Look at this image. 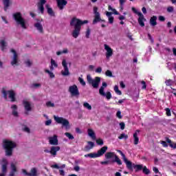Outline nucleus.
Returning <instances> with one entry per match:
<instances>
[{"label": "nucleus", "mask_w": 176, "mask_h": 176, "mask_svg": "<svg viewBox=\"0 0 176 176\" xmlns=\"http://www.w3.org/2000/svg\"><path fill=\"white\" fill-rule=\"evenodd\" d=\"M89 23V21L85 20L82 21L76 17H74L70 21V25L71 27H74V30H73L72 35L73 38H78L79 35L80 34V30L82 29V25L83 24H87Z\"/></svg>", "instance_id": "obj_1"}, {"label": "nucleus", "mask_w": 176, "mask_h": 176, "mask_svg": "<svg viewBox=\"0 0 176 176\" xmlns=\"http://www.w3.org/2000/svg\"><path fill=\"white\" fill-rule=\"evenodd\" d=\"M117 152L120 153V155L122 156L128 170H130V171H133L135 169V173H138V171H141L142 170L144 166H142V164H133V162L127 160V157H126V155H124V153H123L122 151L117 150Z\"/></svg>", "instance_id": "obj_2"}, {"label": "nucleus", "mask_w": 176, "mask_h": 176, "mask_svg": "<svg viewBox=\"0 0 176 176\" xmlns=\"http://www.w3.org/2000/svg\"><path fill=\"white\" fill-rule=\"evenodd\" d=\"M17 146L16 142L12 140H4L3 141V148L6 152V156H12L13 155V149Z\"/></svg>", "instance_id": "obj_3"}, {"label": "nucleus", "mask_w": 176, "mask_h": 176, "mask_svg": "<svg viewBox=\"0 0 176 176\" xmlns=\"http://www.w3.org/2000/svg\"><path fill=\"white\" fill-rule=\"evenodd\" d=\"M14 20L16 21L18 25H21L23 30H27V25H25V19H23L21 12H18L12 14Z\"/></svg>", "instance_id": "obj_4"}, {"label": "nucleus", "mask_w": 176, "mask_h": 176, "mask_svg": "<svg viewBox=\"0 0 176 176\" xmlns=\"http://www.w3.org/2000/svg\"><path fill=\"white\" fill-rule=\"evenodd\" d=\"M1 93L3 94V98L5 100H8V98L10 99L11 102H16V93L13 90H5V88L2 89Z\"/></svg>", "instance_id": "obj_5"}, {"label": "nucleus", "mask_w": 176, "mask_h": 176, "mask_svg": "<svg viewBox=\"0 0 176 176\" xmlns=\"http://www.w3.org/2000/svg\"><path fill=\"white\" fill-rule=\"evenodd\" d=\"M108 151V146H104L102 147L100 150L98 151L97 153H89L87 155H85V157H91V159H96V157H100V156H102L105 152Z\"/></svg>", "instance_id": "obj_6"}, {"label": "nucleus", "mask_w": 176, "mask_h": 176, "mask_svg": "<svg viewBox=\"0 0 176 176\" xmlns=\"http://www.w3.org/2000/svg\"><path fill=\"white\" fill-rule=\"evenodd\" d=\"M87 80L89 85H91L94 89H98V86H100V83L101 82V78L97 76L95 77L94 80L91 78V76H87Z\"/></svg>", "instance_id": "obj_7"}, {"label": "nucleus", "mask_w": 176, "mask_h": 176, "mask_svg": "<svg viewBox=\"0 0 176 176\" xmlns=\"http://www.w3.org/2000/svg\"><path fill=\"white\" fill-rule=\"evenodd\" d=\"M54 120L58 124H62L63 127H65L66 129H69V121L63 117L54 116Z\"/></svg>", "instance_id": "obj_8"}, {"label": "nucleus", "mask_w": 176, "mask_h": 176, "mask_svg": "<svg viewBox=\"0 0 176 176\" xmlns=\"http://www.w3.org/2000/svg\"><path fill=\"white\" fill-rule=\"evenodd\" d=\"M113 157H114V160H113V162L117 163L118 166H122V160H120V158H119L118 155H115V153L108 152L105 154V157L107 159H112Z\"/></svg>", "instance_id": "obj_9"}, {"label": "nucleus", "mask_w": 176, "mask_h": 176, "mask_svg": "<svg viewBox=\"0 0 176 176\" xmlns=\"http://www.w3.org/2000/svg\"><path fill=\"white\" fill-rule=\"evenodd\" d=\"M68 91L70 93L72 97H79V96H80V93H79V89L78 88L77 85L69 86Z\"/></svg>", "instance_id": "obj_10"}, {"label": "nucleus", "mask_w": 176, "mask_h": 176, "mask_svg": "<svg viewBox=\"0 0 176 176\" xmlns=\"http://www.w3.org/2000/svg\"><path fill=\"white\" fill-rule=\"evenodd\" d=\"M60 149H61V148L58 146H52L50 147V150H45V152H46V153H50L52 157H56V156H57V153Z\"/></svg>", "instance_id": "obj_11"}, {"label": "nucleus", "mask_w": 176, "mask_h": 176, "mask_svg": "<svg viewBox=\"0 0 176 176\" xmlns=\"http://www.w3.org/2000/svg\"><path fill=\"white\" fill-rule=\"evenodd\" d=\"M94 13L95 14L94 19L93 20L92 24H97L99 21H105L101 19V16H100V12H98V8L94 7Z\"/></svg>", "instance_id": "obj_12"}, {"label": "nucleus", "mask_w": 176, "mask_h": 176, "mask_svg": "<svg viewBox=\"0 0 176 176\" xmlns=\"http://www.w3.org/2000/svg\"><path fill=\"white\" fill-rule=\"evenodd\" d=\"M11 53H13L12 60L11 61V65H19V55L14 49L10 50Z\"/></svg>", "instance_id": "obj_13"}, {"label": "nucleus", "mask_w": 176, "mask_h": 176, "mask_svg": "<svg viewBox=\"0 0 176 176\" xmlns=\"http://www.w3.org/2000/svg\"><path fill=\"white\" fill-rule=\"evenodd\" d=\"M104 50H106V58L112 57L113 55V50L107 44H104Z\"/></svg>", "instance_id": "obj_14"}, {"label": "nucleus", "mask_w": 176, "mask_h": 176, "mask_svg": "<svg viewBox=\"0 0 176 176\" xmlns=\"http://www.w3.org/2000/svg\"><path fill=\"white\" fill-rule=\"evenodd\" d=\"M56 3L58 9L60 10H63L64 8L67 6L68 1H67L66 0H56Z\"/></svg>", "instance_id": "obj_15"}, {"label": "nucleus", "mask_w": 176, "mask_h": 176, "mask_svg": "<svg viewBox=\"0 0 176 176\" xmlns=\"http://www.w3.org/2000/svg\"><path fill=\"white\" fill-rule=\"evenodd\" d=\"M99 94L103 97H106L107 100H111L112 98V94L109 91H107V94H105L103 87L100 88Z\"/></svg>", "instance_id": "obj_16"}, {"label": "nucleus", "mask_w": 176, "mask_h": 176, "mask_svg": "<svg viewBox=\"0 0 176 176\" xmlns=\"http://www.w3.org/2000/svg\"><path fill=\"white\" fill-rule=\"evenodd\" d=\"M139 18L138 19V21L139 23V25L140 27H145V23L144 21H146V19L144 16V14L142 13H138Z\"/></svg>", "instance_id": "obj_17"}, {"label": "nucleus", "mask_w": 176, "mask_h": 176, "mask_svg": "<svg viewBox=\"0 0 176 176\" xmlns=\"http://www.w3.org/2000/svg\"><path fill=\"white\" fill-rule=\"evenodd\" d=\"M23 104L24 106V108L26 112H31L32 111V107L31 106V102L27 100H23Z\"/></svg>", "instance_id": "obj_18"}, {"label": "nucleus", "mask_w": 176, "mask_h": 176, "mask_svg": "<svg viewBox=\"0 0 176 176\" xmlns=\"http://www.w3.org/2000/svg\"><path fill=\"white\" fill-rule=\"evenodd\" d=\"M140 130H136L133 133V144L134 145H138V142H140V138H138V133H140Z\"/></svg>", "instance_id": "obj_19"}, {"label": "nucleus", "mask_w": 176, "mask_h": 176, "mask_svg": "<svg viewBox=\"0 0 176 176\" xmlns=\"http://www.w3.org/2000/svg\"><path fill=\"white\" fill-rule=\"evenodd\" d=\"M87 144L88 145L84 147L85 152H89V151L94 148V142L89 141Z\"/></svg>", "instance_id": "obj_20"}, {"label": "nucleus", "mask_w": 176, "mask_h": 176, "mask_svg": "<svg viewBox=\"0 0 176 176\" xmlns=\"http://www.w3.org/2000/svg\"><path fill=\"white\" fill-rule=\"evenodd\" d=\"M50 145H58V139H57V135H54L53 137L50 138Z\"/></svg>", "instance_id": "obj_21"}, {"label": "nucleus", "mask_w": 176, "mask_h": 176, "mask_svg": "<svg viewBox=\"0 0 176 176\" xmlns=\"http://www.w3.org/2000/svg\"><path fill=\"white\" fill-rule=\"evenodd\" d=\"M3 5L4 6L5 12H8V9H9V6L12 5V1H10V0H3Z\"/></svg>", "instance_id": "obj_22"}, {"label": "nucleus", "mask_w": 176, "mask_h": 176, "mask_svg": "<svg viewBox=\"0 0 176 176\" xmlns=\"http://www.w3.org/2000/svg\"><path fill=\"white\" fill-rule=\"evenodd\" d=\"M87 133H88V135L91 137V138L94 140V141L97 140V137L96 136V133H94V131H93V129H89L87 131Z\"/></svg>", "instance_id": "obj_23"}, {"label": "nucleus", "mask_w": 176, "mask_h": 176, "mask_svg": "<svg viewBox=\"0 0 176 176\" xmlns=\"http://www.w3.org/2000/svg\"><path fill=\"white\" fill-rule=\"evenodd\" d=\"M45 7L47 8V12L48 13L49 16H50L51 17H55L56 14H54L53 8L49 7V5H46Z\"/></svg>", "instance_id": "obj_24"}, {"label": "nucleus", "mask_w": 176, "mask_h": 176, "mask_svg": "<svg viewBox=\"0 0 176 176\" xmlns=\"http://www.w3.org/2000/svg\"><path fill=\"white\" fill-rule=\"evenodd\" d=\"M11 109H12L13 116H14L15 118H18L19 117V112H17V105L12 104L11 106Z\"/></svg>", "instance_id": "obj_25"}, {"label": "nucleus", "mask_w": 176, "mask_h": 176, "mask_svg": "<svg viewBox=\"0 0 176 176\" xmlns=\"http://www.w3.org/2000/svg\"><path fill=\"white\" fill-rule=\"evenodd\" d=\"M157 20V16H153L150 19V24H151V25H152L153 27H155V25H157V22L156 21Z\"/></svg>", "instance_id": "obj_26"}, {"label": "nucleus", "mask_w": 176, "mask_h": 176, "mask_svg": "<svg viewBox=\"0 0 176 176\" xmlns=\"http://www.w3.org/2000/svg\"><path fill=\"white\" fill-rule=\"evenodd\" d=\"M43 5H45V0H41V2L38 3V10L40 12H41V13H43V11L45 10Z\"/></svg>", "instance_id": "obj_27"}, {"label": "nucleus", "mask_w": 176, "mask_h": 176, "mask_svg": "<svg viewBox=\"0 0 176 176\" xmlns=\"http://www.w3.org/2000/svg\"><path fill=\"white\" fill-rule=\"evenodd\" d=\"M7 173H8V162H6L1 166V173L6 175Z\"/></svg>", "instance_id": "obj_28"}, {"label": "nucleus", "mask_w": 176, "mask_h": 176, "mask_svg": "<svg viewBox=\"0 0 176 176\" xmlns=\"http://www.w3.org/2000/svg\"><path fill=\"white\" fill-rule=\"evenodd\" d=\"M34 27L36 28L38 31L41 33L43 32V26L41 24V23H34Z\"/></svg>", "instance_id": "obj_29"}, {"label": "nucleus", "mask_w": 176, "mask_h": 176, "mask_svg": "<svg viewBox=\"0 0 176 176\" xmlns=\"http://www.w3.org/2000/svg\"><path fill=\"white\" fill-rule=\"evenodd\" d=\"M166 142L169 144V146H170V148H173V149H176V143H173V142H171V140H170V138H166Z\"/></svg>", "instance_id": "obj_30"}, {"label": "nucleus", "mask_w": 176, "mask_h": 176, "mask_svg": "<svg viewBox=\"0 0 176 176\" xmlns=\"http://www.w3.org/2000/svg\"><path fill=\"white\" fill-rule=\"evenodd\" d=\"M0 45L1 46L2 52H5V49H6V42L5 40L0 41Z\"/></svg>", "instance_id": "obj_31"}, {"label": "nucleus", "mask_w": 176, "mask_h": 176, "mask_svg": "<svg viewBox=\"0 0 176 176\" xmlns=\"http://www.w3.org/2000/svg\"><path fill=\"white\" fill-rule=\"evenodd\" d=\"M36 168H32L30 170V173H29V176H36Z\"/></svg>", "instance_id": "obj_32"}, {"label": "nucleus", "mask_w": 176, "mask_h": 176, "mask_svg": "<svg viewBox=\"0 0 176 176\" xmlns=\"http://www.w3.org/2000/svg\"><path fill=\"white\" fill-rule=\"evenodd\" d=\"M65 71L62 72L61 74L63 75V76H68L69 75V69L68 67H64Z\"/></svg>", "instance_id": "obj_33"}, {"label": "nucleus", "mask_w": 176, "mask_h": 176, "mask_svg": "<svg viewBox=\"0 0 176 176\" xmlns=\"http://www.w3.org/2000/svg\"><path fill=\"white\" fill-rule=\"evenodd\" d=\"M42 85L41 83H33L30 87L31 89H39V87H41Z\"/></svg>", "instance_id": "obj_34"}, {"label": "nucleus", "mask_w": 176, "mask_h": 176, "mask_svg": "<svg viewBox=\"0 0 176 176\" xmlns=\"http://www.w3.org/2000/svg\"><path fill=\"white\" fill-rule=\"evenodd\" d=\"M45 72L46 73V74H48V75H49V76H50V78H51V79H53V78H54V74L53 73V72H50V70H49V69H45Z\"/></svg>", "instance_id": "obj_35"}, {"label": "nucleus", "mask_w": 176, "mask_h": 176, "mask_svg": "<svg viewBox=\"0 0 176 176\" xmlns=\"http://www.w3.org/2000/svg\"><path fill=\"white\" fill-rule=\"evenodd\" d=\"M144 174H146V175H148V174H151V170L146 168V166H143V168L142 169Z\"/></svg>", "instance_id": "obj_36"}, {"label": "nucleus", "mask_w": 176, "mask_h": 176, "mask_svg": "<svg viewBox=\"0 0 176 176\" xmlns=\"http://www.w3.org/2000/svg\"><path fill=\"white\" fill-rule=\"evenodd\" d=\"M114 91H116V94H118V96H122V91L119 90V87L118 85H115Z\"/></svg>", "instance_id": "obj_37"}, {"label": "nucleus", "mask_w": 176, "mask_h": 176, "mask_svg": "<svg viewBox=\"0 0 176 176\" xmlns=\"http://www.w3.org/2000/svg\"><path fill=\"white\" fill-rule=\"evenodd\" d=\"M84 108H87L89 111H91V105L89 104L87 102L83 103Z\"/></svg>", "instance_id": "obj_38"}, {"label": "nucleus", "mask_w": 176, "mask_h": 176, "mask_svg": "<svg viewBox=\"0 0 176 176\" xmlns=\"http://www.w3.org/2000/svg\"><path fill=\"white\" fill-rule=\"evenodd\" d=\"M45 105L47 107V108H54V103L52 102L51 101L47 102Z\"/></svg>", "instance_id": "obj_39"}, {"label": "nucleus", "mask_w": 176, "mask_h": 176, "mask_svg": "<svg viewBox=\"0 0 176 176\" xmlns=\"http://www.w3.org/2000/svg\"><path fill=\"white\" fill-rule=\"evenodd\" d=\"M65 135H66V137H67V138H69V140H74V137L72 134L68 133V132H66L65 133Z\"/></svg>", "instance_id": "obj_40"}, {"label": "nucleus", "mask_w": 176, "mask_h": 176, "mask_svg": "<svg viewBox=\"0 0 176 176\" xmlns=\"http://www.w3.org/2000/svg\"><path fill=\"white\" fill-rule=\"evenodd\" d=\"M119 140H123V138H124V140H127V138H129V135H125L124 133H122L119 137H118Z\"/></svg>", "instance_id": "obj_41"}, {"label": "nucleus", "mask_w": 176, "mask_h": 176, "mask_svg": "<svg viewBox=\"0 0 176 176\" xmlns=\"http://www.w3.org/2000/svg\"><path fill=\"white\" fill-rule=\"evenodd\" d=\"M96 144L97 145H104V140H102L101 138H99L96 140Z\"/></svg>", "instance_id": "obj_42"}, {"label": "nucleus", "mask_w": 176, "mask_h": 176, "mask_svg": "<svg viewBox=\"0 0 176 176\" xmlns=\"http://www.w3.org/2000/svg\"><path fill=\"white\" fill-rule=\"evenodd\" d=\"M51 65L54 66L55 68H57V67H58V65L53 58L51 59Z\"/></svg>", "instance_id": "obj_43"}, {"label": "nucleus", "mask_w": 176, "mask_h": 176, "mask_svg": "<svg viewBox=\"0 0 176 176\" xmlns=\"http://www.w3.org/2000/svg\"><path fill=\"white\" fill-rule=\"evenodd\" d=\"M78 81L80 82V85H82V86H86V82H85V80H83V78L79 77Z\"/></svg>", "instance_id": "obj_44"}, {"label": "nucleus", "mask_w": 176, "mask_h": 176, "mask_svg": "<svg viewBox=\"0 0 176 176\" xmlns=\"http://www.w3.org/2000/svg\"><path fill=\"white\" fill-rule=\"evenodd\" d=\"M62 65H63V68H68V63H67V60L65 59L63 60Z\"/></svg>", "instance_id": "obj_45"}, {"label": "nucleus", "mask_w": 176, "mask_h": 176, "mask_svg": "<svg viewBox=\"0 0 176 176\" xmlns=\"http://www.w3.org/2000/svg\"><path fill=\"white\" fill-rule=\"evenodd\" d=\"M11 168L12 172L14 173L17 172V168L16 167V165H14V164H11Z\"/></svg>", "instance_id": "obj_46"}, {"label": "nucleus", "mask_w": 176, "mask_h": 176, "mask_svg": "<svg viewBox=\"0 0 176 176\" xmlns=\"http://www.w3.org/2000/svg\"><path fill=\"white\" fill-rule=\"evenodd\" d=\"M106 76H109V78H112V72L111 70H107L105 72Z\"/></svg>", "instance_id": "obj_47"}, {"label": "nucleus", "mask_w": 176, "mask_h": 176, "mask_svg": "<svg viewBox=\"0 0 176 176\" xmlns=\"http://www.w3.org/2000/svg\"><path fill=\"white\" fill-rule=\"evenodd\" d=\"M23 131H25V133H30V128H28L27 126H25L23 129H22Z\"/></svg>", "instance_id": "obj_48"}, {"label": "nucleus", "mask_w": 176, "mask_h": 176, "mask_svg": "<svg viewBox=\"0 0 176 176\" xmlns=\"http://www.w3.org/2000/svg\"><path fill=\"white\" fill-rule=\"evenodd\" d=\"M166 116H171V110L168 108L165 109Z\"/></svg>", "instance_id": "obj_49"}, {"label": "nucleus", "mask_w": 176, "mask_h": 176, "mask_svg": "<svg viewBox=\"0 0 176 176\" xmlns=\"http://www.w3.org/2000/svg\"><path fill=\"white\" fill-rule=\"evenodd\" d=\"M25 64L27 65V67H31V65H32V63L29 59L25 61Z\"/></svg>", "instance_id": "obj_50"}, {"label": "nucleus", "mask_w": 176, "mask_h": 176, "mask_svg": "<svg viewBox=\"0 0 176 176\" xmlns=\"http://www.w3.org/2000/svg\"><path fill=\"white\" fill-rule=\"evenodd\" d=\"M141 84L142 85V89L145 90V89H146V82H145V81L142 80L141 82Z\"/></svg>", "instance_id": "obj_51"}, {"label": "nucleus", "mask_w": 176, "mask_h": 176, "mask_svg": "<svg viewBox=\"0 0 176 176\" xmlns=\"http://www.w3.org/2000/svg\"><path fill=\"white\" fill-rule=\"evenodd\" d=\"M85 36L87 38H90V28L87 29Z\"/></svg>", "instance_id": "obj_52"}, {"label": "nucleus", "mask_w": 176, "mask_h": 176, "mask_svg": "<svg viewBox=\"0 0 176 176\" xmlns=\"http://www.w3.org/2000/svg\"><path fill=\"white\" fill-rule=\"evenodd\" d=\"M167 12H168V13H172V12H174V7L173 6L168 7Z\"/></svg>", "instance_id": "obj_53"}, {"label": "nucleus", "mask_w": 176, "mask_h": 176, "mask_svg": "<svg viewBox=\"0 0 176 176\" xmlns=\"http://www.w3.org/2000/svg\"><path fill=\"white\" fill-rule=\"evenodd\" d=\"M160 144L164 146V148H167V146H168V144L166 141H161Z\"/></svg>", "instance_id": "obj_54"}, {"label": "nucleus", "mask_w": 176, "mask_h": 176, "mask_svg": "<svg viewBox=\"0 0 176 176\" xmlns=\"http://www.w3.org/2000/svg\"><path fill=\"white\" fill-rule=\"evenodd\" d=\"M120 127L121 130H124V128L126 127V124H124V122H120Z\"/></svg>", "instance_id": "obj_55"}, {"label": "nucleus", "mask_w": 176, "mask_h": 176, "mask_svg": "<svg viewBox=\"0 0 176 176\" xmlns=\"http://www.w3.org/2000/svg\"><path fill=\"white\" fill-rule=\"evenodd\" d=\"M116 116L118 119H122V112L120 111H117Z\"/></svg>", "instance_id": "obj_56"}, {"label": "nucleus", "mask_w": 176, "mask_h": 176, "mask_svg": "<svg viewBox=\"0 0 176 176\" xmlns=\"http://www.w3.org/2000/svg\"><path fill=\"white\" fill-rule=\"evenodd\" d=\"M166 86H171L173 85V81L171 80H167L166 81Z\"/></svg>", "instance_id": "obj_57"}, {"label": "nucleus", "mask_w": 176, "mask_h": 176, "mask_svg": "<svg viewBox=\"0 0 176 176\" xmlns=\"http://www.w3.org/2000/svg\"><path fill=\"white\" fill-rule=\"evenodd\" d=\"M148 38L149 41H151V43H154L153 38L149 33L148 34Z\"/></svg>", "instance_id": "obj_58"}, {"label": "nucleus", "mask_w": 176, "mask_h": 176, "mask_svg": "<svg viewBox=\"0 0 176 176\" xmlns=\"http://www.w3.org/2000/svg\"><path fill=\"white\" fill-rule=\"evenodd\" d=\"M113 20H115V18H113V16L109 17V23L110 24H113Z\"/></svg>", "instance_id": "obj_59"}, {"label": "nucleus", "mask_w": 176, "mask_h": 176, "mask_svg": "<svg viewBox=\"0 0 176 176\" xmlns=\"http://www.w3.org/2000/svg\"><path fill=\"white\" fill-rule=\"evenodd\" d=\"M102 72V68L101 67H98L96 69V72L97 74H101V72Z\"/></svg>", "instance_id": "obj_60"}, {"label": "nucleus", "mask_w": 176, "mask_h": 176, "mask_svg": "<svg viewBox=\"0 0 176 176\" xmlns=\"http://www.w3.org/2000/svg\"><path fill=\"white\" fill-rule=\"evenodd\" d=\"M107 86H108V84H107V82H103L102 83V86L100 87V89H102V87H103V91H104V89H105V87H107Z\"/></svg>", "instance_id": "obj_61"}, {"label": "nucleus", "mask_w": 176, "mask_h": 176, "mask_svg": "<svg viewBox=\"0 0 176 176\" xmlns=\"http://www.w3.org/2000/svg\"><path fill=\"white\" fill-rule=\"evenodd\" d=\"M153 171H154V173H155V174H157L159 173V168H157V167L154 166L153 168Z\"/></svg>", "instance_id": "obj_62"}, {"label": "nucleus", "mask_w": 176, "mask_h": 176, "mask_svg": "<svg viewBox=\"0 0 176 176\" xmlns=\"http://www.w3.org/2000/svg\"><path fill=\"white\" fill-rule=\"evenodd\" d=\"M158 19H159L160 21H166V18H164V16H160L158 17Z\"/></svg>", "instance_id": "obj_63"}, {"label": "nucleus", "mask_w": 176, "mask_h": 176, "mask_svg": "<svg viewBox=\"0 0 176 176\" xmlns=\"http://www.w3.org/2000/svg\"><path fill=\"white\" fill-rule=\"evenodd\" d=\"M52 124V120H48L45 122V126H50Z\"/></svg>", "instance_id": "obj_64"}]
</instances>
